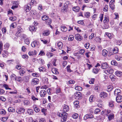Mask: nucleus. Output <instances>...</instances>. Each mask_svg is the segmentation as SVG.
<instances>
[{
	"mask_svg": "<svg viewBox=\"0 0 122 122\" xmlns=\"http://www.w3.org/2000/svg\"><path fill=\"white\" fill-rule=\"evenodd\" d=\"M61 30L64 32H65L67 30V28L65 26H63L61 27Z\"/></svg>",
	"mask_w": 122,
	"mask_h": 122,
	"instance_id": "29",
	"label": "nucleus"
},
{
	"mask_svg": "<svg viewBox=\"0 0 122 122\" xmlns=\"http://www.w3.org/2000/svg\"><path fill=\"white\" fill-rule=\"evenodd\" d=\"M24 104L25 105H29L30 103V102L28 100H24Z\"/></svg>",
	"mask_w": 122,
	"mask_h": 122,
	"instance_id": "49",
	"label": "nucleus"
},
{
	"mask_svg": "<svg viewBox=\"0 0 122 122\" xmlns=\"http://www.w3.org/2000/svg\"><path fill=\"white\" fill-rule=\"evenodd\" d=\"M93 117V116L91 114L86 115L84 117V118L87 119L88 118H92Z\"/></svg>",
	"mask_w": 122,
	"mask_h": 122,
	"instance_id": "17",
	"label": "nucleus"
},
{
	"mask_svg": "<svg viewBox=\"0 0 122 122\" xmlns=\"http://www.w3.org/2000/svg\"><path fill=\"white\" fill-rule=\"evenodd\" d=\"M16 26V24L15 23H12L10 25V27H12L13 28H14Z\"/></svg>",
	"mask_w": 122,
	"mask_h": 122,
	"instance_id": "48",
	"label": "nucleus"
},
{
	"mask_svg": "<svg viewBox=\"0 0 122 122\" xmlns=\"http://www.w3.org/2000/svg\"><path fill=\"white\" fill-rule=\"evenodd\" d=\"M109 25L108 23V24H104L103 26V28L105 29H107L109 28Z\"/></svg>",
	"mask_w": 122,
	"mask_h": 122,
	"instance_id": "45",
	"label": "nucleus"
},
{
	"mask_svg": "<svg viewBox=\"0 0 122 122\" xmlns=\"http://www.w3.org/2000/svg\"><path fill=\"white\" fill-rule=\"evenodd\" d=\"M6 98L4 97L0 96V100L3 102H5L6 101Z\"/></svg>",
	"mask_w": 122,
	"mask_h": 122,
	"instance_id": "62",
	"label": "nucleus"
},
{
	"mask_svg": "<svg viewBox=\"0 0 122 122\" xmlns=\"http://www.w3.org/2000/svg\"><path fill=\"white\" fill-rule=\"evenodd\" d=\"M116 100L118 102H120L122 101V96L121 95H118L116 97Z\"/></svg>",
	"mask_w": 122,
	"mask_h": 122,
	"instance_id": "9",
	"label": "nucleus"
},
{
	"mask_svg": "<svg viewBox=\"0 0 122 122\" xmlns=\"http://www.w3.org/2000/svg\"><path fill=\"white\" fill-rule=\"evenodd\" d=\"M46 94V91L44 90H41L40 92V96L42 97H44Z\"/></svg>",
	"mask_w": 122,
	"mask_h": 122,
	"instance_id": "7",
	"label": "nucleus"
},
{
	"mask_svg": "<svg viewBox=\"0 0 122 122\" xmlns=\"http://www.w3.org/2000/svg\"><path fill=\"white\" fill-rule=\"evenodd\" d=\"M110 78L112 81H115L116 80V76L113 75H111L110 76Z\"/></svg>",
	"mask_w": 122,
	"mask_h": 122,
	"instance_id": "25",
	"label": "nucleus"
},
{
	"mask_svg": "<svg viewBox=\"0 0 122 122\" xmlns=\"http://www.w3.org/2000/svg\"><path fill=\"white\" fill-rule=\"evenodd\" d=\"M63 112H66L69 111V108L68 106L64 105L63 106Z\"/></svg>",
	"mask_w": 122,
	"mask_h": 122,
	"instance_id": "8",
	"label": "nucleus"
},
{
	"mask_svg": "<svg viewBox=\"0 0 122 122\" xmlns=\"http://www.w3.org/2000/svg\"><path fill=\"white\" fill-rule=\"evenodd\" d=\"M3 46V44L1 42H0V53L1 54V52L2 50V46Z\"/></svg>",
	"mask_w": 122,
	"mask_h": 122,
	"instance_id": "53",
	"label": "nucleus"
},
{
	"mask_svg": "<svg viewBox=\"0 0 122 122\" xmlns=\"http://www.w3.org/2000/svg\"><path fill=\"white\" fill-rule=\"evenodd\" d=\"M108 51H107L105 50L104 49L103 50L102 52V55L104 56H107V55Z\"/></svg>",
	"mask_w": 122,
	"mask_h": 122,
	"instance_id": "19",
	"label": "nucleus"
},
{
	"mask_svg": "<svg viewBox=\"0 0 122 122\" xmlns=\"http://www.w3.org/2000/svg\"><path fill=\"white\" fill-rule=\"evenodd\" d=\"M17 33L20 34L21 32H23V30L21 27L19 26L17 27Z\"/></svg>",
	"mask_w": 122,
	"mask_h": 122,
	"instance_id": "18",
	"label": "nucleus"
},
{
	"mask_svg": "<svg viewBox=\"0 0 122 122\" xmlns=\"http://www.w3.org/2000/svg\"><path fill=\"white\" fill-rule=\"evenodd\" d=\"M33 111L31 109H28L27 110V112L29 115H31L33 114Z\"/></svg>",
	"mask_w": 122,
	"mask_h": 122,
	"instance_id": "28",
	"label": "nucleus"
},
{
	"mask_svg": "<svg viewBox=\"0 0 122 122\" xmlns=\"http://www.w3.org/2000/svg\"><path fill=\"white\" fill-rule=\"evenodd\" d=\"M104 114L107 115V116L109 115V113H110V110H105L104 111Z\"/></svg>",
	"mask_w": 122,
	"mask_h": 122,
	"instance_id": "44",
	"label": "nucleus"
},
{
	"mask_svg": "<svg viewBox=\"0 0 122 122\" xmlns=\"http://www.w3.org/2000/svg\"><path fill=\"white\" fill-rule=\"evenodd\" d=\"M6 113V111L4 109L0 110V114L4 115Z\"/></svg>",
	"mask_w": 122,
	"mask_h": 122,
	"instance_id": "31",
	"label": "nucleus"
},
{
	"mask_svg": "<svg viewBox=\"0 0 122 122\" xmlns=\"http://www.w3.org/2000/svg\"><path fill=\"white\" fill-rule=\"evenodd\" d=\"M38 9L39 10H42L43 9L42 5L41 4H39L38 6Z\"/></svg>",
	"mask_w": 122,
	"mask_h": 122,
	"instance_id": "57",
	"label": "nucleus"
},
{
	"mask_svg": "<svg viewBox=\"0 0 122 122\" xmlns=\"http://www.w3.org/2000/svg\"><path fill=\"white\" fill-rule=\"evenodd\" d=\"M94 89L95 90H96L97 92L99 91L100 90V87L99 86H95Z\"/></svg>",
	"mask_w": 122,
	"mask_h": 122,
	"instance_id": "60",
	"label": "nucleus"
},
{
	"mask_svg": "<svg viewBox=\"0 0 122 122\" xmlns=\"http://www.w3.org/2000/svg\"><path fill=\"white\" fill-rule=\"evenodd\" d=\"M25 109H24L23 108L21 107L17 109L16 111L18 113L21 114L24 113L25 112Z\"/></svg>",
	"mask_w": 122,
	"mask_h": 122,
	"instance_id": "5",
	"label": "nucleus"
},
{
	"mask_svg": "<svg viewBox=\"0 0 122 122\" xmlns=\"http://www.w3.org/2000/svg\"><path fill=\"white\" fill-rule=\"evenodd\" d=\"M30 5H31L29 4L25 6L24 10L26 12H28L31 9V7L30 6Z\"/></svg>",
	"mask_w": 122,
	"mask_h": 122,
	"instance_id": "6",
	"label": "nucleus"
},
{
	"mask_svg": "<svg viewBox=\"0 0 122 122\" xmlns=\"http://www.w3.org/2000/svg\"><path fill=\"white\" fill-rule=\"evenodd\" d=\"M54 104L52 103H50L48 104L47 106L48 107L50 108H52L54 107Z\"/></svg>",
	"mask_w": 122,
	"mask_h": 122,
	"instance_id": "52",
	"label": "nucleus"
},
{
	"mask_svg": "<svg viewBox=\"0 0 122 122\" xmlns=\"http://www.w3.org/2000/svg\"><path fill=\"white\" fill-rule=\"evenodd\" d=\"M107 94L104 92H102L100 94V97L102 98L106 97L107 96Z\"/></svg>",
	"mask_w": 122,
	"mask_h": 122,
	"instance_id": "4",
	"label": "nucleus"
},
{
	"mask_svg": "<svg viewBox=\"0 0 122 122\" xmlns=\"http://www.w3.org/2000/svg\"><path fill=\"white\" fill-rule=\"evenodd\" d=\"M118 48L117 47H115L113 50V51L114 53H116L118 51Z\"/></svg>",
	"mask_w": 122,
	"mask_h": 122,
	"instance_id": "37",
	"label": "nucleus"
},
{
	"mask_svg": "<svg viewBox=\"0 0 122 122\" xmlns=\"http://www.w3.org/2000/svg\"><path fill=\"white\" fill-rule=\"evenodd\" d=\"M107 116H108V118L109 121H111L113 119L114 117V114L112 113L109 114Z\"/></svg>",
	"mask_w": 122,
	"mask_h": 122,
	"instance_id": "14",
	"label": "nucleus"
},
{
	"mask_svg": "<svg viewBox=\"0 0 122 122\" xmlns=\"http://www.w3.org/2000/svg\"><path fill=\"white\" fill-rule=\"evenodd\" d=\"M90 44L89 43H87L85 45V46L86 49H88L89 47Z\"/></svg>",
	"mask_w": 122,
	"mask_h": 122,
	"instance_id": "64",
	"label": "nucleus"
},
{
	"mask_svg": "<svg viewBox=\"0 0 122 122\" xmlns=\"http://www.w3.org/2000/svg\"><path fill=\"white\" fill-rule=\"evenodd\" d=\"M77 54H83V53L85 51L83 49H80L79 50L77 51Z\"/></svg>",
	"mask_w": 122,
	"mask_h": 122,
	"instance_id": "22",
	"label": "nucleus"
},
{
	"mask_svg": "<svg viewBox=\"0 0 122 122\" xmlns=\"http://www.w3.org/2000/svg\"><path fill=\"white\" fill-rule=\"evenodd\" d=\"M39 71L41 72L45 71V69L44 67H41L39 68Z\"/></svg>",
	"mask_w": 122,
	"mask_h": 122,
	"instance_id": "58",
	"label": "nucleus"
},
{
	"mask_svg": "<svg viewBox=\"0 0 122 122\" xmlns=\"http://www.w3.org/2000/svg\"><path fill=\"white\" fill-rule=\"evenodd\" d=\"M111 64L112 65L116 66L117 65V63L114 60L112 61L111 62Z\"/></svg>",
	"mask_w": 122,
	"mask_h": 122,
	"instance_id": "51",
	"label": "nucleus"
},
{
	"mask_svg": "<svg viewBox=\"0 0 122 122\" xmlns=\"http://www.w3.org/2000/svg\"><path fill=\"white\" fill-rule=\"evenodd\" d=\"M98 71L99 69L96 68L93 69V72L94 73L97 74L98 72Z\"/></svg>",
	"mask_w": 122,
	"mask_h": 122,
	"instance_id": "41",
	"label": "nucleus"
},
{
	"mask_svg": "<svg viewBox=\"0 0 122 122\" xmlns=\"http://www.w3.org/2000/svg\"><path fill=\"white\" fill-rule=\"evenodd\" d=\"M68 115L67 113L65 112L60 114L59 116L61 117V122H65L66 121Z\"/></svg>",
	"mask_w": 122,
	"mask_h": 122,
	"instance_id": "1",
	"label": "nucleus"
},
{
	"mask_svg": "<svg viewBox=\"0 0 122 122\" xmlns=\"http://www.w3.org/2000/svg\"><path fill=\"white\" fill-rule=\"evenodd\" d=\"M100 112V110L99 109L97 108L95 109L94 112V113L95 114H97Z\"/></svg>",
	"mask_w": 122,
	"mask_h": 122,
	"instance_id": "54",
	"label": "nucleus"
},
{
	"mask_svg": "<svg viewBox=\"0 0 122 122\" xmlns=\"http://www.w3.org/2000/svg\"><path fill=\"white\" fill-rule=\"evenodd\" d=\"M38 61L40 64H43L44 63V61L41 58H40L39 60Z\"/></svg>",
	"mask_w": 122,
	"mask_h": 122,
	"instance_id": "50",
	"label": "nucleus"
},
{
	"mask_svg": "<svg viewBox=\"0 0 122 122\" xmlns=\"http://www.w3.org/2000/svg\"><path fill=\"white\" fill-rule=\"evenodd\" d=\"M105 73L107 74H112L113 72V70L111 67H109L105 71Z\"/></svg>",
	"mask_w": 122,
	"mask_h": 122,
	"instance_id": "2",
	"label": "nucleus"
},
{
	"mask_svg": "<svg viewBox=\"0 0 122 122\" xmlns=\"http://www.w3.org/2000/svg\"><path fill=\"white\" fill-rule=\"evenodd\" d=\"M120 92V90L119 89H116L114 92V95H117Z\"/></svg>",
	"mask_w": 122,
	"mask_h": 122,
	"instance_id": "26",
	"label": "nucleus"
},
{
	"mask_svg": "<svg viewBox=\"0 0 122 122\" xmlns=\"http://www.w3.org/2000/svg\"><path fill=\"white\" fill-rule=\"evenodd\" d=\"M29 29L31 31H35L36 30V28L34 26H30L29 27Z\"/></svg>",
	"mask_w": 122,
	"mask_h": 122,
	"instance_id": "27",
	"label": "nucleus"
},
{
	"mask_svg": "<svg viewBox=\"0 0 122 122\" xmlns=\"http://www.w3.org/2000/svg\"><path fill=\"white\" fill-rule=\"evenodd\" d=\"M39 79L36 78L33 79L32 80L31 84L33 85L37 84L39 83Z\"/></svg>",
	"mask_w": 122,
	"mask_h": 122,
	"instance_id": "3",
	"label": "nucleus"
},
{
	"mask_svg": "<svg viewBox=\"0 0 122 122\" xmlns=\"http://www.w3.org/2000/svg\"><path fill=\"white\" fill-rule=\"evenodd\" d=\"M114 0H113L112 2L111 1L109 2L110 6L111 9L113 10H114L115 8V5L114 4Z\"/></svg>",
	"mask_w": 122,
	"mask_h": 122,
	"instance_id": "11",
	"label": "nucleus"
},
{
	"mask_svg": "<svg viewBox=\"0 0 122 122\" xmlns=\"http://www.w3.org/2000/svg\"><path fill=\"white\" fill-rule=\"evenodd\" d=\"M105 35L107 36L110 39H111L112 38V36L111 35V34L109 33L106 32L105 34Z\"/></svg>",
	"mask_w": 122,
	"mask_h": 122,
	"instance_id": "39",
	"label": "nucleus"
},
{
	"mask_svg": "<svg viewBox=\"0 0 122 122\" xmlns=\"http://www.w3.org/2000/svg\"><path fill=\"white\" fill-rule=\"evenodd\" d=\"M33 107L34 111L36 112H38L40 111V109L38 108L37 106L35 104L33 105Z\"/></svg>",
	"mask_w": 122,
	"mask_h": 122,
	"instance_id": "12",
	"label": "nucleus"
},
{
	"mask_svg": "<svg viewBox=\"0 0 122 122\" xmlns=\"http://www.w3.org/2000/svg\"><path fill=\"white\" fill-rule=\"evenodd\" d=\"M32 75L33 76L38 77L40 75L39 73H32Z\"/></svg>",
	"mask_w": 122,
	"mask_h": 122,
	"instance_id": "40",
	"label": "nucleus"
},
{
	"mask_svg": "<svg viewBox=\"0 0 122 122\" xmlns=\"http://www.w3.org/2000/svg\"><path fill=\"white\" fill-rule=\"evenodd\" d=\"M116 59L118 61L122 60V57L117 56H115Z\"/></svg>",
	"mask_w": 122,
	"mask_h": 122,
	"instance_id": "61",
	"label": "nucleus"
},
{
	"mask_svg": "<svg viewBox=\"0 0 122 122\" xmlns=\"http://www.w3.org/2000/svg\"><path fill=\"white\" fill-rule=\"evenodd\" d=\"M82 98L81 93L79 92H77V99L79 100Z\"/></svg>",
	"mask_w": 122,
	"mask_h": 122,
	"instance_id": "16",
	"label": "nucleus"
},
{
	"mask_svg": "<svg viewBox=\"0 0 122 122\" xmlns=\"http://www.w3.org/2000/svg\"><path fill=\"white\" fill-rule=\"evenodd\" d=\"M48 18V16L46 15H43L42 16V19L44 20H46Z\"/></svg>",
	"mask_w": 122,
	"mask_h": 122,
	"instance_id": "32",
	"label": "nucleus"
},
{
	"mask_svg": "<svg viewBox=\"0 0 122 122\" xmlns=\"http://www.w3.org/2000/svg\"><path fill=\"white\" fill-rule=\"evenodd\" d=\"M113 102L112 101H111L109 102V106L110 107H113L114 106L113 104Z\"/></svg>",
	"mask_w": 122,
	"mask_h": 122,
	"instance_id": "47",
	"label": "nucleus"
},
{
	"mask_svg": "<svg viewBox=\"0 0 122 122\" xmlns=\"http://www.w3.org/2000/svg\"><path fill=\"white\" fill-rule=\"evenodd\" d=\"M8 111L9 112H14L15 111V109L13 107H10L8 108Z\"/></svg>",
	"mask_w": 122,
	"mask_h": 122,
	"instance_id": "33",
	"label": "nucleus"
},
{
	"mask_svg": "<svg viewBox=\"0 0 122 122\" xmlns=\"http://www.w3.org/2000/svg\"><path fill=\"white\" fill-rule=\"evenodd\" d=\"M50 32L49 30H46L43 33V35L44 36H48L50 34Z\"/></svg>",
	"mask_w": 122,
	"mask_h": 122,
	"instance_id": "36",
	"label": "nucleus"
},
{
	"mask_svg": "<svg viewBox=\"0 0 122 122\" xmlns=\"http://www.w3.org/2000/svg\"><path fill=\"white\" fill-rule=\"evenodd\" d=\"M57 46L61 50L62 48L63 44L61 42H59L57 43Z\"/></svg>",
	"mask_w": 122,
	"mask_h": 122,
	"instance_id": "23",
	"label": "nucleus"
},
{
	"mask_svg": "<svg viewBox=\"0 0 122 122\" xmlns=\"http://www.w3.org/2000/svg\"><path fill=\"white\" fill-rule=\"evenodd\" d=\"M90 15V14L89 12H87L85 13L84 15V16H85L86 17L88 18L89 17Z\"/></svg>",
	"mask_w": 122,
	"mask_h": 122,
	"instance_id": "46",
	"label": "nucleus"
},
{
	"mask_svg": "<svg viewBox=\"0 0 122 122\" xmlns=\"http://www.w3.org/2000/svg\"><path fill=\"white\" fill-rule=\"evenodd\" d=\"M25 43L27 45H28L30 43V41L29 39L28 38H26L24 40Z\"/></svg>",
	"mask_w": 122,
	"mask_h": 122,
	"instance_id": "35",
	"label": "nucleus"
},
{
	"mask_svg": "<svg viewBox=\"0 0 122 122\" xmlns=\"http://www.w3.org/2000/svg\"><path fill=\"white\" fill-rule=\"evenodd\" d=\"M109 22V18L107 16H106L105 17L104 19L103 20L104 24H108Z\"/></svg>",
	"mask_w": 122,
	"mask_h": 122,
	"instance_id": "20",
	"label": "nucleus"
},
{
	"mask_svg": "<svg viewBox=\"0 0 122 122\" xmlns=\"http://www.w3.org/2000/svg\"><path fill=\"white\" fill-rule=\"evenodd\" d=\"M56 94L60 93L61 91V88L60 87H58L56 88Z\"/></svg>",
	"mask_w": 122,
	"mask_h": 122,
	"instance_id": "43",
	"label": "nucleus"
},
{
	"mask_svg": "<svg viewBox=\"0 0 122 122\" xmlns=\"http://www.w3.org/2000/svg\"><path fill=\"white\" fill-rule=\"evenodd\" d=\"M115 74L117 76L120 77L122 76V72L120 71H117L116 72Z\"/></svg>",
	"mask_w": 122,
	"mask_h": 122,
	"instance_id": "24",
	"label": "nucleus"
},
{
	"mask_svg": "<svg viewBox=\"0 0 122 122\" xmlns=\"http://www.w3.org/2000/svg\"><path fill=\"white\" fill-rule=\"evenodd\" d=\"M39 43L38 41H34L32 42L31 44V45L32 47H35L37 46Z\"/></svg>",
	"mask_w": 122,
	"mask_h": 122,
	"instance_id": "10",
	"label": "nucleus"
},
{
	"mask_svg": "<svg viewBox=\"0 0 122 122\" xmlns=\"http://www.w3.org/2000/svg\"><path fill=\"white\" fill-rule=\"evenodd\" d=\"M51 19H49L48 18V19L46 20L45 21L47 25L51 24Z\"/></svg>",
	"mask_w": 122,
	"mask_h": 122,
	"instance_id": "34",
	"label": "nucleus"
},
{
	"mask_svg": "<svg viewBox=\"0 0 122 122\" xmlns=\"http://www.w3.org/2000/svg\"><path fill=\"white\" fill-rule=\"evenodd\" d=\"M108 6L107 5H106L103 9V10L104 11H107L108 10Z\"/></svg>",
	"mask_w": 122,
	"mask_h": 122,
	"instance_id": "55",
	"label": "nucleus"
},
{
	"mask_svg": "<svg viewBox=\"0 0 122 122\" xmlns=\"http://www.w3.org/2000/svg\"><path fill=\"white\" fill-rule=\"evenodd\" d=\"M36 51L35 50H34L33 51H30L28 53V54L30 56H32L33 55H36Z\"/></svg>",
	"mask_w": 122,
	"mask_h": 122,
	"instance_id": "15",
	"label": "nucleus"
},
{
	"mask_svg": "<svg viewBox=\"0 0 122 122\" xmlns=\"http://www.w3.org/2000/svg\"><path fill=\"white\" fill-rule=\"evenodd\" d=\"M25 72V71L24 70L22 69H21L19 72V73L21 76H23Z\"/></svg>",
	"mask_w": 122,
	"mask_h": 122,
	"instance_id": "30",
	"label": "nucleus"
},
{
	"mask_svg": "<svg viewBox=\"0 0 122 122\" xmlns=\"http://www.w3.org/2000/svg\"><path fill=\"white\" fill-rule=\"evenodd\" d=\"M46 109H45L44 108L42 109L41 110L42 112L45 115H46Z\"/></svg>",
	"mask_w": 122,
	"mask_h": 122,
	"instance_id": "59",
	"label": "nucleus"
},
{
	"mask_svg": "<svg viewBox=\"0 0 122 122\" xmlns=\"http://www.w3.org/2000/svg\"><path fill=\"white\" fill-rule=\"evenodd\" d=\"M47 55L49 57H51L53 56V54L51 52H48L47 54Z\"/></svg>",
	"mask_w": 122,
	"mask_h": 122,
	"instance_id": "63",
	"label": "nucleus"
},
{
	"mask_svg": "<svg viewBox=\"0 0 122 122\" xmlns=\"http://www.w3.org/2000/svg\"><path fill=\"white\" fill-rule=\"evenodd\" d=\"M108 66L106 62L102 63V64L101 67L103 69H105L108 67Z\"/></svg>",
	"mask_w": 122,
	"mask_h": 122,
	"instance_id": "13",
	"label": "nucleus"
},
{
	"mask_svg": "<svg viewBox=\"0 0 122 122\" xmlns=\"http://www.w3.org/2000/svg\"><path fill=\"white\" fill-rule=\"evenodd\" d=\"M24 80V81L26 82H28L29 81V77L27 76H25L24 77V79H23Z\"/></svg>",
	"mask_w": 122,
	"mask_h": 122,
	"instance_id": "38",
	"label": "nucleus"
},
{
	"mask_svg": "<svg viewBox=\"0 0 122 122\" xmlns=\"http://www.w3.org/2000/svg\"><path fill=\"white\" fill-rule=\"evenodd\" d=\"M32 99L34 101H35L36 100H38V98H36L34 96H33L31 97Z\"/></svg>",
	"mask_w": 122,
	"mask_h": 122,
	"instance_id": "56",
	"label": "nucleus"
},
{
	"mask_svg": "<svg viewBox=\"0 0 122 122\" xmlns=\"http://www.w3.org/2000/svg\"><path fill=\"white\" fill-rule=\"evenodd\" d=\"M83 38L79 34H77V40L81 41L82 39Z\"/></svg>",
	"mask_w": 122,
	"mask_h": 122,
	"instance_id": "21",
	"label": "nucleus"
},
{
	"mask_svg": "<svg viewBox=\"0 0 122 122\" xmlns=\"http://www.w3.org/2000/svg\"><path fill=\"white\" fill-rule=\"evenodd\" d=\"M74 39V37L72 35H70L68 37V40L69 41H72Z\"/></svg>",
	"mask_w": 122,
	"mask_h": 122,
	"instance_id": "42",
	"label": "nucleus"
}]
</instances>
